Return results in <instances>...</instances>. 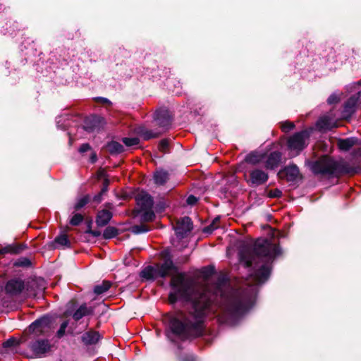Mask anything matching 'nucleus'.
Returning a JSON list of instances; mask_svg holds the SVG:
<instances>
[{"mask_svg": "<svg viewBox=\"0 0 361 361\" xmlns=\"http://www.w3.org/2000/svg\"><path fill=\"white\" fill-rule=\"evenodd\" d=\"M281 254V247L267 238L257 240L252 252H240V261L246 267H252V276L256 283L243 290L233 288L224 274L219 276L214 284L202 290H195L192 281L184 273L173 276L169 301L171 303L184 301L188 311L164 317L166 337L172 342H177L201 336L205 317L210 314H216L221 323L236 324L254 306L258 285L269 279L271 264Z\"/></svg>", "mask_w": 361, "mask_h": 361, "instance_id": "obj_1", "label": "nucleus"}, {"mask_svg": "<svg viewBox=\"0 0 361 361\" xmlns=\"http://www.w3.org/2000/svg\"><path fill=\"white\" fill-rule=\"evenodd\" d=\"M307 164L311 171L317 175L337 176L342 173H354L358 171L343 159L337 160L328 156H323L314 161H308Z\"/></svg>", "mask_w": 361, "mask_h": 361, "instance_id": "obj_2", "label": "nucleus"}, {"mask_svg": "<svg viewBox=\"0 0 361 361\" xmlns=\"http://www.w3.org/2000/svg\"><path fill=\"white\" fill-rule=\"evenodd\" d=\"M309 138L310 133L306 130L295 133L288 138L287 146L292 157L298 155L307 146Z\"/></svg>", "mask_w": 361, "mask_h": 361, "instance_id": "obj_3", "label": "nucleus"}, {"mask_svg": "<svg viewBox=\"0 0 361 361\" xmlns=\"http://www.w3.org/2000/svg\"><path fill=\"white\" fill-rule=\"evenodd\" d=\"M51 318L44 316L33 322L29 326L30 332L36 336L46 335L51 329Z\"/></svg>", "mask_w": 361, "mask_h": 361, "instance_id": "obj_4", "label": "nucleus"}, {"mask_svg": "<svg viewBox=\"0 0 361 361\" xmlns=\"http://www.w3.org/2000/svg\"><path fill=\"white\" fill-rule=\"evenodd\" d=\"M29 348L35 356L42 357L50 350L51 345L47 339H37L32 342Z\"/></svg>", "mask_w": 361, "mask_h": 361, "instance_id": "obj_5", "label": "nucleus"}, {"mask_svg": "<svg viewBox=\"0 0 361 361\" xmlns=\"http://www.w3.org/2000/svg\"><path fill=\"white\" fill-rule=\"evenodd\" d=\"M192 229V222L188 216H184L177 221L175 227L176 234L178 238H185Z\"/></svg>", "mask_w": 361, "mask_h": 361, "instance_id": "obj_6", "label": "nucleus"}, {"mask_svg": "<svg viewBox=\"0 0 361 361\" xmlns=\"http://www.w3.org/2000/svg\"><path fill=\"white\" fill-rule=\"evenodd\" d=\"M24 288V281L20 279L9 280L5 286L6 293L10 295H18L22 293Z\"/></svg>", "mask_w": 361, "mask_h": 361, "instance_id": "obj_7", "label": "nucleus"}, {"mask_svg": "<svg viewBox=\"0 0 361 361\" xmlns=\"http://www.w3.org/2000/svg\"><path fill=\"white\" fill-rule=\"evenodd\" d=\"M269 178V175L264 171L255 169L250 172V180L254 185H260L265 183Z\"/></svg>", "mask_w": 361, "mask_h": 361, "instance_id": "obj_8", "label": "nucleus"}, {"mask_svg": "<svg viewBox=\"0 0 361 361\" xmlns=\"http://www.w3.org/2000/svg\"><path fill=\"white\" fill-rule=\"evenodd\" d=\"M157 268L160 278H165L172 271H177V269L171 258L165 259L161 265L157 266Z\"/></svg>", "mask_w": 361, "mask_h": 361, "instance_id": "obj_9", "label": "nucleus"}, {"mask_svg": "<svg viewBox=\"0 0 361 361\" xmlns=\"http://www.w3.org/2000/svg\"><path fill=\"white\" fill-rule=\"evenodd\" d=\"M137 204L140 207V210L146 209H152L153 199L150 195L146 192H141L136 195L135 197Z\"/></svg>", "mask_w": 361, "mask_h": 361, "instance_id": "obj_10", "label": "nucleus"}, {"mask_svg": "<svg viewBox=\"0 0 361 361\" xmlns=\"http://www.w3.org/2000/svg\"><path fill=\"white\" fill-rule=\"evenodd\" d=\"M154 120L160 127L166 128L170 125L171 118L167 109H159L154 114Z\"/></svg>", "mask_w": 361, "mask_h": 361, "instance_id": "obj_11", "label": "nucleus"}, {"mask_svg": "<svg viewBox=\"0 0 361 361\" xmlns=\"http://www.w3.org/2000/svg\"><path fill=\"white\" fill-rule=\"evenodd\" d=\"M361 97V91H358L355 94L351 96L345 103L343 107V116H351L355 109V106Z\"/></svg>", "mask_w": 361, "mask_h": 361, "instance_id": "obj_12", "label": "nucleus"}, {"mask_svg": "<svg viewBox=\"0 0 361 361\" xmlns=\"http://www.w3.org/2000/svg\"><path fill=\"white\" fill-rule=\"evenodd\" d=\"M103 123V118L97 116H92L85 121L84 129L85 130L90 133L99 130L101 124Z\"/></svg>", "mask_w": 361, "mask_h": 361, "instance_id": "obj_13", "label": "nucleus"}, {"mask_svg": "<svg viewBox=\"0 0 361 361\" xmlns=\"http://www.w3.org/2000/svg\"><path fill=\"white\" fill-rule=\"evenodd\" d=\"M281 160V153L277 151L273 152L269 154L265 161V167L267 169H274L277 168Z\"/></svg>", "mask_w": 361, "mask_h": 361, "instance_id": "obj_14", "label": "nucleus"}, {"mask_svg": "<svg viewBox=\"0 0 361 361\" xmlns=\"http://www.w3.org/2000/svg\"><path fill=\"white\" fill-rule=\"evenodd\" d=\"M316 125L319 130L325 131L336 127V122L329 116H324L319 118Z\"/></svg>", "mask_w": 361, "mask_h": 361, "instance_id": "obj_15", "label": "nucleus"}, {"mask_svg": "<svg viewBox=\"0 0 361 361\" xmlns=\"http://www.w3.org/2000/svg\"><path fill=\"white\" fill-rule=\"evenodd\" d=\"M93 313L94 308L92 307L82 304L74 312L72 317L75 321H79L82 317L92 315Z\"/></svg>", "mask_w": 361, "mask_h": 361, "instance_id": "obj_16", "label": "nucleus"}, {"mask_svg": "<svg viewBox=\"0 0 361 361\" xmlns=\"http://www.w3.org/2000/svg\"><path fill=\"white\" fill-rule=\"evenodd\" d=\"M99 338L100 335L98 332L94 331L85 332L81 337L82 343L86 345L96 344Z\"/></svg>", "mask_w": 361, "mask_h": 361, "instance_id": "obj_17", "label": "nucleus"}, {"mask_svg": "<svg viewBox=\"0 0 361 361\" xmlns=\"http://www.w3.org/2000/svg\"><path fill=\"white\" fill-rule=\"evenodd\" d=\"M112 218V213L110 211L103 209L98 212L96 218V224L99 227H103L108 224Z\"/></svg>", "mask_w": 361, "mask_h": 361, "instance_id": "obj_18", "label": "nucleus"}, {"mask_svg": "<svg viewBox=\"0 0 361 361\" xmlns=\"http://www.w3.org/2000/svg\"><path fill=\"white\" fill-rule=\"evenodd\" d=\"M137 133L139 134L145 140H148L152 138H155L161 135V132L153 131L152 130L147 129L144 126H140L137 129Z\"/></svg>", "mask_w": 361, "mask_h": 361, "instance_id": "obj_19", "label": "nucleus"}, {"mask_svg": "<svg viewBox=\"0 0 361 361\" xmlns=\"http://www.w3.org/2000/svg\"><path fill=\"white\" fill-rule=\"evenodd\" d=\"M358 143V139L355 137H350L345 139H340L338 141V146L340 149L343 151L349 150L352 147Z\"/></svg>", "mask_w": 361, "mask_h": 361, "instance_id": "obj_20", "label": "nucleus"}, {"mask_svg": "<svg viewBox=\"0 0 361 361\" xmlns=\"http://www.w3.org/2000/svg\"><path fill=\"white\" fill-rule=\"evenodd\" d=\"M140 276L147 280H154L159 277V275L157 267L148 266L140 272Z\"/></svg>", "mask_w": 361, "mask_h": 361, "instance_id": "obj_21", "label": "nucleus"}, {"mask_svg": "<svg viewBox=\"0 0 361 361\" xmlns=\"http://www.w3.org/2000/svg\"><path fill=\"white\" fill-rule=\"evenodd\" d=\"M265 154L258 152H252L245 157V161L251 164H257L264 160Z\"/></svg>", "mask_w": 361, "mask_h": 361, "instance_id": "obj_22", "label": "nucleus"}, {"mask_svg": "<svg viewBox=\"0 0 361 361\" xmlns=\"http://www.w3.org/2000/svg\"><path fill=\"white\" fill-rule=\"evenodd\" d=\"M284 172L288 181L295 180L300 173L298 167L295 164L286 166L284 169Z\"/></svg>", "mask_w": 361, "mask_h": 361, "instance_id": "obj_23", "label": "nucleus"}, {"mask_svg": "<svg viewBox=\"0 0 361 361\" xmlns=\"http://www.w3.org/2000/svg\"><path fill=\"white\" fill-rule=\"evenodd\" d=\"M153 178L157 185H162L167 182L169 179V173L162 169L157 171L154 173Z\"/></svg>", "mask_w": 361, "mask_h": 361, "instance_id": "obj_24", "label": "nucleus"}, {"mask_svg": "<svg viewBox=\"0 0 361 361\" xmlns=\"http://www.w3.org/2000/svg\"><path fill=\"white\" fill-rule=\"evenodd\" d=\"M71 116L68 114L62 115L56 118V126L58 128L66 130L71 126Z\"/></svg>", "mask_w": 361, "mask_h": 361, "instance_id": "obj_25", "label": "nucleus"}, {"mask_svg": "<svg viewBox=\"0 0 361 361\" xmlns=\"http://www.w3.org/2000/svg\"><path fill=\"white\" fill-rule=\"evenodd\" d=\"M106 147L108 151L112 154H121L124 151L123 146L116 141L109 142Z\"/></svg>", "mask_w": 361, "mask_h": 361, "instance_id": "obj_26", "label": "nucleus"}, {"mask_svg": "<svg viewBox=\"0 0 361 361\" xmlns=\"http://www.w3.org/2000/svg\"><path fill=\"white\" fill-rule=\"evenodd\" d=\"M111 283L108 281H104L102 283L98 284L94 288V293L96 295H101L106 292L111 287Z\"/></svg>", "mask_w": 361, "mask_h": 361, "instance_id": "obj_27", "label": "nucleus"}, {"mask_svg": "<svg viewBox=\"0 0 361 361\" xmlns=\"http://www.w3.org/2000/svg\"><path fill=\"white\" fill-rule=\"evenodd\" d=\"M140 217L143 221H151L155 217V214L152 209H142L139 212Z\"/></svg>", "mask_w": 361, "mask_h": 361, "instance_id": "obj_28", "label": "nucleus"}, {"mask_svg": "<svg viewBox=\"0 0 361 361\" xmlns=\"http://www.w3.org/2000/svg\"><path fill=\"white\" fill-rule=\"evenodd\" d=\"M118 234V230L112 226H108L105 228L103 233V237L105 239H110L115 236H116Z\"/></svg>", "mask_w": 361, "mask_h": 361, "instance_id": "obj_29", "label": "nucleus"}, {"mask_svg": "<svg viewBox=\"0 0 361 361\" xmlns=\"http://www.w3.org/2000/svg\"><path fill=\"white\" fill-rule=\"evenodd\" d=\"M55 243L62 246H70V241L66 234H61L55 238Z\"/></svg>", "mask_w": 361, "mask_h": 361, "instance_id": "obj_30", "label": "nucleus"}, {"mask_svg": "<svg viewBox=\"0 0 361 361\" xmlns=\"http://www.w3.org/2000/svg\"><path fill=\"white\" fill-rule=\"evenodd\" d=\"M131 231L135 234H141L149 231V228L144 224L135 225L131 227Z\"/></svg>", "mask_w": 361, "mask_h": 361, "instance_id": "obj_31", "label": "nucleus"}, {"mask_svg": "<svg viewBox=\"0 0 361 361\" xmlns=\"http://www.w3.org/2000/svg\"><path fill=\"white\" fill-rule=\"evenodd\" d=\"M122 141L127 147H133L139 144L140 139L137 137H123Z\"/></svg>", "mask_w": 361, "mask_h": 361, "instance_id": "obj_32", "label": "nucleus"}, {"mask_svg": "<svg viewBox=\"0 0 361 361\" xmlns=\"http://www.w3.org/2000/svg\"><path fill=\"white\" fill-rule=\"evenodd\" d=\"M83 221V216L80 214H75L70 220V224L72 226H78Z\"/></svg>", "mask_w": 361, "mask_h": 361, "instance_id": "obj_33", "label": "nucleus"}, {"mask_svg": "<svg viewBox=\"0 0 361 361\" xmlns=\"http://www.w3.org/2000/svg\"><path fill=\"white\" fill-rule=\"evenodd\" d=\"M295 128V125L293 123L290 121H285L281 123V128L282 131L285 133H288L290 130H293Z\"/></svg>", "mask_w": 361, "mask_h": 361, "instance_id": "obj_34", "label": "nucleus"}, {"mask_svg": "<svg viewBox=\"0 0 361 361\" xmlns=\"http://www.w3.org/2000/svg\"><path fill=\"white\" fill-rule=\"evenodd\" d=\"M68 326V322L64 321L61 323L59 329L56 332V336L58 338H61L64 336L66 329Z\"/></svg>", "mask_w": 361, "mask_h": 361, "instance_id": "obj_35", "label": "nucleus"}, {"mask_svg": "<svg viewBox=\"0 0 361 361\" xmlns=\"http://www.w3.org/2000/svg\"><path fill=\"white\" fill-rule=\"evenodd\" d=\"M89 200L87 197H83L82 198H80L77 202L75 204L74 208L75 209H80L82 207H83L85 205H86L88 202Z\"/></svg>", "mask_w": 361, "mask_h": 361, "instance_id": "obj_36", "label": "nucleus"}, {"mask_svg": "<svg viewBox=\"0 0 361 361\" xmlns=\"http://www.w3.org/2000/svg\"><path fill=\"white\" fill-rule=\"evenodd\" d=\"M169 147V140L166 139L161 140L159 144V149L161 152H166Z\"/></svg>", "mask_w": 361, "mask_h": 361, "instance_id": "obj_37", "label": "nucleus"}, {"mask_svg": "<svg viewBox=\"0 0 361 361\" xmlns=\"http://www.w3.org/2000/svg\"><path fill=\"white\" fill-rule=\"evenodd\" d=\"M17 344H18V342H17L16 339L14 338H11L4 343L3 346L4 348H9V347L15 346Z\"/></svg>", "mask_w": 361, "mask_h": 361, "instance_id": "obj_38", "label": "nucleus"}, {"mask_svg": "<svg viewBox=\"0 0 361 361\" xmlns=\"http://www.w3.org/2000/svg\"><path fill=\"white\" fill-rule=\"evenodd\" d=\"M269 196L272 198L280 197L282 196V192L279 189H274L269 191Z\"/></svg>", "mask_w": 361, "mask_h": 361, "instance_id": "obj_39", "label": "nucleus"}, {"mask_svg": "<svg viewBox=\"0 0 361 361\" xmlns=\"http://www.w3.org/2000/svg\"><path fill=\"white\" fill-rule=\"evenodd\" d=\"M218 228V226H214V224H211L210 225L206 226L203 229V232L204 233H212L215 229Z\"/></svg>", "mask_w": 361, "mask_h": 361, "instance_id": "obj_40", "label": "nucleus"}, {"mask_svg": "<svg viewBox=\"0 0 361 361\" xmlns=\"http://www.w3.org/2000/svg\"><path fill=\"white\" fill-rule=\"evenodd\" d=\"M338 100H339L338 97L335 94H332L329 97V98L327 99V102L329 104H332L337 103L338 102Z\"/></svg>", "mask_w": 361, "mask_h": 361, "instance_id": "obj_41", "label": "nucleus"}, {"mask_svg": "<svg viewBox=\"0 0 361 361\" xmlns=\"http://www.w3.org/2000/svg\"><path fill=\"white\" fill-rule=\"evenodd\" d=\"M197 200H198L195 196L190 195L187 198L186 202H187L188 204H189V205H194L195 204L197 203Z\"/></svg>", "mask_w": 361, "mask_h": 361, "instance_id": "obj_42", "label": "nucleus"}, {"mask_svg": "<svg viewBox=\"0 0 361 361\" xmlns=\"http://www.w3.org/2000/svg\"><path fill=\"white\" fill-rule=\"evenodd\" d=\"M90 149H91L90 145L88 143H85V144H82L80 147L79 152L80 153H84V152H86L89 151Z\"/></svg>", "mask_w": 361, "mask_h": 361, "instance_id": "obj_43", "label": "nucleus"}, {"mask_svg": "<svg viewBox=\"0 0 361 361\" xmlns=\"http://www.w3.org/2000/svg\"><path fill=\"white\" fill-rule=\"evenodd\" d=\"M109 184V181L107 178H105L103 183V187L101 190L102 193H105L108 190V186Z\"/></svg>", "mask_w": 361, "mask_h": 361, "instance_id": "obj_44", "label": "nucleus"}, {"mask_svg": "<svg viewBox=\"0 0 361 361\" xmlns=\"http://www.w3.org/2000/svg\"><path fill=\"white\" fill-rule=\"evenodd\" d=\"M97 100L101 102L102 104H111V102L109 99H108L107 98H104V97H98L97 98Z\"/></svg>", "mask_w": 361, "mask_h": 361, "instance_id": "obj_45", "label": "nucleus"}, {"mask_svg": "<svg viewBox=\"0 0 361 361\" xmlns=\"http://www.w3.org/2000/svg\"><path fill=\"white\" fill-rule=\"evenodd\" d=\"M86 233H90L92 235L94 236V237H98L100 235V232L98 231H93V230H91L90 228L88 229Z\"/></svg>", "mask_w": 361, "mask_h": 361, "instance_id": "obj_46", "label": "nucleus"}, {"mask_svg": "<svg viewBox=\"0 0 361 361\" xmlns=\"http://www.w3.org/2000/svg\"><path fill=\"white\" fill-rule=\"evenodd\" d=\"M30 264V262L27 259H24L23 261L18 262L16 264L17 266H27Z\"/></svg>", "mask_w": 361, "mask_h": 361, "instance_id": "obj_47", "label": "nucleus"}, {"mask_svg": "<svg viewBox=\"0 0 361 361\" xmlns=\"http://www.w3.org/2000/svg\"><path fill=\"white\" fill-rule=\"evenodd\" d=\"M102 195H103V193H102V192H100L98 195H97L94 197V200L95 202H99L102 200Z\"/></svg>", "mask_w": 361, "mask_h": 361, "instance_id": "obj_48", "label": "nucleus"}, {"mask_svg": "<svg viewBox=\"0 0 361 361\" xmlns=\"http://www.w3.org/2000/svg\"><path fill=\"white\" fill-rule=\"evenodd\" d=\"M97 158V155L95 153H93L92 155H91V157H90V161L92 163H94L96 162Z\"/></svg>", "mask_w": 361, "mask_h": 361, "instance_id": "obj_49", "label": "nucleus"}, {"mask_svg": "<svg viewBox=\"0 0 361 361\" xmlns=\"http://www.w3.org/2000/svg\"><path fill=\"white\" fill-rule=\"evenodd\" d=\"M10 252V248L9 247H4L3 248L2 250H0V253L2 254V253H6V252Z\"/></svg>", "mask_w": 361, "mask_h": 361, "instance_id": "obj_50", "label": "nucleus"}, {"mask_svg": "<svg viewBox=\"0 0 361 361\" xmlns=\"http://www.w3.org/2000/svg\"><path fill=\"white\" fill-rule=\"evenodd\" d=\"M219 217L215 218V219L212 221V224H214V226H218V225H217V222L219 221Z\"/></svg>", "mask_w": 361, "mask_h": 361, "instance_id": "obj_51", "label": "nucleus"}, {"mask_svg": "<svg viewBox=\"0 0 361 361\" xmlns=\"http://www.w3.org/2000/svg\"><path fill=\"white\" fill-rule=\"evenodd\" d=\"M358 85H361V81H360V82H358Z\"/></svg>", "mask_w": 361, "mask_h": 361, "instance_id": "obj_52", "label": "nucleus"}]
</instances>
